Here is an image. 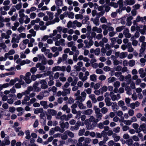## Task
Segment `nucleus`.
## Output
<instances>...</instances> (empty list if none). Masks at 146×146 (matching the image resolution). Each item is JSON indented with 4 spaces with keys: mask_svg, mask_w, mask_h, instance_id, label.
Returning a JSON list of instances; mask_svg holds the SVG:
<instances>
[{
    "mask_svg": "<svg viewBox=\"0 0 146 146\" xmlns=\"http://www.w3.org/2000/svg\"><path fill=\"white\" fill-rule=\"evenodd\" d=\"M89 97L94 103H96L97 102L96 99L95 98V96L94 94H92L90 95Z\"/></svg>",
    "mask_w": 146,
    "mask_h": 146,
    "instance_id": "nucleus-42",
    "label": "nucleus"
},
{
    "mask_svg": "<svg viewBox=\"0 0 146 146\" xmlns=\"http://www.w3.org/2000/svg\"><path fill=\"white\" fill-rule=\"evenodd\" d=\"M84 74L82 72H80L78 75V77L79 78L82 80V81L84 82L85 81V79L84 78L83 76Z\"/></svg>",
    "mask_w": 146,
    "mask_h": 146,
    "instance_id": "nucleus-45",
    "label": "nucleus"
},
{
    "mask_svg": "<svg viewBox=\"0 0 146 146\" xmlns=\"http://www.w3.org/2000/svg\"><path fill=\"white\" fill-rule=\"evenodd\" d=\"M143 17H141L139 16H138L136 18V20L137 22H139L140 21L142 23H145V21H143Z\"/></svg>",
    "mask_w": 146,
    "mask_h": 146,
    "instance_id": "nucleus-53",
    "label": "nucleus"
},
{
    "mask_svg": "<svg viewBox=\"0 0 146 146\" xmlns=\"http://www.w3.org/2000/svg\"><path fill=\"white\" fill-rule=\"evenodd\" d=\"M100 21L102 23H107V20L104 16L102 17L100 19Z\"/></svg>",
    "mask_w": 146,
    "mask_h": 146,
    "instance_id": "nucleus-51",
    "label": "nucleus"
},
{
    "mask_svg": "<svg viewBox=\"0 0 146 146\" xmlns=\"http://www.w3.org/2000/svg\"><path fill=\"white\" fill-rule=\"evenodd\" d=\"M112 137L114 139V141L116 142L119 141L120 138L119 136L117 135V134L115 133L113 134Z\"/></svg>",
    "mask_w": 146,
    "mask_h": 146,
    "instance_id": "nucleus-34",
    "label": "nucleus"
},
{
    "mask_svg": "<svg viewBox=\"0 0 146 146\" xmlns=\"http://www.w3.org/2000/svg\"><path fill=\"white\" fill-rule=\"evenodd\" d=\"M127 51L129 52H132L134 50V49L132 47L131 42H128L127 44Z\"/></svg>",
    "mask_w": 146,
    "mask_h": 146,
    "instance_id": "nucleus-21",
    "label": "nucleus"
},
{
    "mask_svg": "<svg viewBox=\"0 0 146 146\" xmlns=\"http://www.w3.org/2000/svg\"><path fill=\"white\" fill-rule=\"evenodd\" d=\"M120 85V82L118 81H116L114 82L113 84V86L116 88L119 87Z\"/></svg>",
    "mask_w": 146,
    "mask_h": 146,
    "instance_id": "nucleus-60",
    "label": "nucleus"
},
{
    "mask_svg": "<svg viewBox=\"0 0 146 146\" xmlns=\"http://www.w3.org/2000/svg\"><path fill=\"white\" fill-rule=\"evenodd\" d=\"M86 127L89 130H92L94 128V123H91L90 122L88 124H86Z\"/></svg>",
    "mask_w": 146,
    "mask_h": 146,
    "instance_id": "nucleus-17",
    "label": "nucleus"
},
{
    "mask_svg": "<svg viewBox=\"0 0 146 146\" xmlns=\"http://www.w3.org/2000/svg\"><path fill=\"white\" fill-rule=\"evenodd\" d=\"M94 41L92 40H89V41L88 40H85L84 41V43L85 44V46L86 47L90 48L94 44Z\"/></svg>",
    "mask_w": 146,
    "mask_h": 146,
    "instance_id": "nucleus-8",
    "label": "nucleus"
},
{
    "mask_svg": "<svg viewBox=\"0 0 146 146\" xmlns=\"http://www.w3.org/2000/svg\"><path fill=\"white\" fill-rule=\"evenodd\" d=\"M117 80V78L113 77H110L108 79V82L111 83Z\"/></svg>",
    "mask_w": 146,
    "mask_h": 146,
    "instance_id": "nucleus-41",
    "label": "nucleus"
},
{
    "mask_svg": "<svg viewBox=\"0 0 146 146\" xmlns=\"http://www.w3.org/2000/svg\"><path fill=\"white\" fill-rule=\"evenodd\" d=\"M9 137L7 136L4 139V141L5 144L6 145H8L10 143V141L9 140Z\"/></svg>",
    "mask_w": 146,
    "mask_h": 146,
    "instance_id": "nucleus-37",
    "label": "nucleus"
},
{
    "mask_svg": "<svg viewBox=\"0 0 146 146\" xmlns=\"http://www.w3.org/2000/svg\"><path fill=\"white\" fill-rule=\"evenodd\" d=\"M125 79L128 84H130L131 81V75L130 74H128L125 77Z\"/></svg>",
    "mask_w": 146,
    "mask_h": 146,
    "instance_id": "nucleus-24",
    "label": "nucleus"
},
{
    "mask_svg": "<svg viewBox=\"0 0 146 146\" xmlns=\"http://www.w3.org/2000/svg\"><path fill=\"white\" fill-rule=\"evenodd\" d=\"M123 34L127 38H129L131 36V35L129 33V30L128 29H126L124 30Z\"/></svg>",
    "mask_w": 146,
    "mask_h": 146,
    "instance_id": "nucleus-13",
    "label": "nucleus"
},
{
    "mask_svg": "<svg viewBox=\"0 0 146 146\" xmlns=\"http://www.w3.org/2000/svg\"><path fill=\"white\" fill-rule=\"evenodd\" d=\"M54 130L56 131H59L61 133H63L65 131L64 129H60L59 126H56L54 128Z\"/></svg>",
    "mask_w": 146,
    "mask_h": 146,
    "instance_id": "nucleus-35",
    "label": "nucleus"
},
{
    "mask_svg": "<svg viewBox=\"0 0 146 146\" xmlns=\"http://www.w3.org/2000/svg\"><path fill=\"white\" fill-rule=\"evenodd\" d=\"M65 133L67 134V136L68 135L70 137H74V134L72 132L69 130H67L65 131Z\"/></svg>",
    "mask_w": 146,
    "mask_h": 146,
    "instance_id": "nucleus-52",
    "label": "nucleus"
},
{
    "mask_svg": "<svg viewBox=\"0 0 146 146\" xmlns=\"http://www.w3.org/2000/svg\"><path fill=\"white\" fill-rule=\"evenodd\" d=\"M146 127V124L145 123H143L140 125L139 129L137 131L136 133L140 132L142 131H143L144 132V131Z\"/></svg>",
    "mask_w": 146,
    "mask_h": 146,
    "instance_id": "nucleus-12",
    "label": "nucleus"
},
{
    "mask_svg": "<svg viewBox=\"0 0 146 146\" xmlns=\"http://www.w3.org/2000/svg\"><path fill=\"white\" fill-rule=\"evenodd\" d=\"M93 112V110L91 109H88L86 110H84L83 111V114L85 115H90Z\"/></svg>",
    "mask_w": 146,
    "mask_h": 146,
    "instance_id": "nucleus-27",
    "label": "nucleus"
},
{
    "mask_svg": "<svg viewBox=\"0 0 146 146\" xmlns=\"http://www.w3.org/2000/svg\"><path fill=\"white\" fill-rule=\"evenodd\" d=\"M37 56L38 61H41L42 64L46 65L47 64L46 59L43 54H39L37 55Z\"/></svg>",
    "mask_w": 146,
    "mask_h": 146,
    "instance_id": "nucleus-3",
    "label": "nucleus"
},
{
    "mask_svg": "<svg viewBox=\"0 0 146 146\" xmlns=\"http://www.w3.org/2000/svg\"><path fill=\"white\" fill-rule=\"evenodd\" d=\"M47 111L48 113L52 116L56 115L57 114L56 111L54 110L48 109Z\"/></svg>",
    "mask_w": 146,
    "mask_h": 146,
    "instance_id": "nucleus-26",
    "label": "nucleus"
},
{
    "mask_svg": "<svg viewBox=\"0 0 146 146\" xmlns=\"http://www.w3.org/2000/svg\"><path fill=\"white\" fill-rule=\"evenodd\" d=\"M40 84H41V88L43 89H46L48 88L47 82L44 80H42L40 81Z\"/></svg>",
    "mask_w": 146,
    "mask_h": 146,
    "instance_id": "nucleus-11",
    "label": "nucleus"
},
{
    "mask_svg": "<svg viewBox=\"0 0 146 146\" xmlns=\"http://www.w3.org/2000/svg\"><path fill=\"white\" fill-rule=\"evenodd\" d=\"M40 104L41 106L43 107L44 109H46L48 107L47 101H41L40 102Z\"/></svg>",
    "mask_w": 146,
    "mask_h": 146,
    "instance_id": "nucleus-22",
    "label": "nucleus"
},
{
    "mask_svg": "<svg viewBox=\"0 0 146 146\" xmlns=\"http://www.w3.org/2000/svg\"><path fill=\"white\" fill-rule=\"evenodd\" d=\"M74 80L72 81L71 84V86H76L77 82L78 80V79L77 77H75L73 78Z\"/></svg>",
    "mask_w": 146,
    "mask_h": 146,
    "instance_id": "nucleus-31",
    "label": "nucleus"
},
{
    "mask_svg": "<svg viewBox=\"0 0 146 146\" xmlns=\"http://www.w3.org/2000/svg\"><path fill=\"white\" fill-rule=\"evenodd\" d=\"M92 31L95 32H96L98 33H100L102 32V30L100 28H98L96 26L93 27Z\"/></svg>",
    "mask_w": 146,
    "mask_h": 146,
    "instance_id": "nucleus-23",
    "label": "nucleus"
},
{
    "mask_svg": "<svg viewBox=\"0 0 146 146\" xmlns=\"http://www.w3.org/2000/svg\"><path fill=\"white\" fill-rule=\"evenodd\" d=\"M61 138L62 139L64 140H66L68 139V137L67 134L66 133H65V131L63 134L61 135Z\"/></svg>",
    "mask_w": 146,
    "mask_h": 146,
    "instance_id": "nucleus-61",
    "label": "nucleus"
},
{
    "mask_svg": "<svg viewBox=\"0 0 146 146\" xmlns=\"http://www.w3.org/2000/svg\"><path fill=\"white\" fill-rule=\"evenodd\" d=\"M104 101L106 103V105L107 106L109 107L112 105V103L111 102V99L110 98L108 97L105 98Z\"/></svg>",
    "mask_w": 146,
    "mask_h": 146,
    "instance_id": "nucleus-16",
    "label": "nucleus"
},
{
    "mask_svg": "<svg viewBox=\"0 0 146 146\" xmlns=\"http://www.w3.org/2000/svg\"><path fill=\"white\" fill-rule=\"evenodd\" d=\"M133 19V17L131 16H129L127 18L126 20V21L127 22L126 24L127 25L129 26H130L131 25L132 23L131 20Z\"/></svg>",
    "mask_w": 146,
    "mask_h": 146,
    "instance_id": "nucleus-28",
    "label": "nucleus"
},
{
    "mask_svg": "<svg viewBox=\"0 0 146 146\" xmlns=\"http://www.w3.org/2000/svg\"><path fill=\"white\" fill-rule=\"evenodd\" d=\"M75 17L76 19H82L83 18V16L82 15L77 14L75 15Z\"/></svg>",
    "mask_w": 146,
    "mask_h": 146,
    "instance_id": "nucleus-63",
    "label": "nucleus"
},
{
    "mask_svg": "<svg viewBox=\"0 0 146 146\" xmlns=\"http://www.w3.org/2000/svg\"><path fill=\"white\" fill-rule=\"evenodd\" d=\"M86 129L84 128L79 130L78 132V135L80 136L83 135Z\"/></svg>",
    "mask_w": 146,
    "mask_h": 146,
    "instance_id": "nucleus-57",
    "label": "nucleus"
},
{
    "mask_svg": "<svg viewBox=\"0 0 146 146\" xmlns=\"http://www.w3.org/2000/svg\"><path fill=\"white\" fill-rule=\"evenodd\" d=\"M123 0H119L117 2V4L118 5L120 8H121L123 6Z\"/></svg>",
    "mask_w": 146,
    "mask_h": 146,
    "instance_id": "nucleus-55",
    "label": "nucleus"
},
{
    "mask_svg": "<svg viewBox=\"0 0 146 146\" xmlns=\"http://www.w3.org/2000/svg\"><path fill=\"white\" fill-rule=\"evenodd\" d=\"M36 101V99L35 98H31L30 101L27 102V105L30 106L32 104H34Z\"/></svg>",
    "mask_w": 146,
    "mask_h": 146,
    "instance_id": "nucleus-38",
    "label": "nucleus"
},
{
    "mask_svg": "<svg viewBox=\"0 0 146 146\" xmlns=\"http://www.w3.org/2000/svg\"><path fill=\"white\" fill-rule=\"evenodd\" d=\"M52 70L53 72L60 71L64 72L66 71V66H62L60 67L58 66H55L52 68Z\"/></svg>",
    "mask_w": 146,
    "mask_h": 146,
    "instance_id": "nucleus-2",
    "label": "nucleus"
},
{
    "mask_svg": "<svg viewBox=\"0 0 146 146\" xmlns=\"http://www.w3.org/2000/svg\"><path fill=\"white\" fill-rule=\"evenodd\" d=\"M55 3L58 7L64 5L62 0H55Z\"/></svg>",
    "mask_w": 146,
    "mask_h": 146,
    "instance_id": "nucleus-29",
    "label": "nucleus"
},
{
    "mask_svg": "<svg viewBox=\"0 0 146 146\" xmlns=\"http://www.w3.org/2000/svg\"><path fill=\"white\" fill-rule=\"evenodd\" d=\"M25 133L26 135L25 137L27 139H29L31 138V136L30 134V132L29 130H27L25 131Z\"/></svg>",
    "mask_w": 146,
    "mask_h": 146,
    "instance_id": "nucleus-40",
    "label": "nucleus"
},
{
    "mask_svg": "<svg viewBox=\"0 0 146 146\" xmlns=\"http://www.w3.org/2000/svg\"><path fill=\"white\" fill-rule=\"evenodd\" d=\"M50 38H52L53 41H56L61 38V35L60 34L58 33L56 30H54L53 33L50 34L49 35Z\"/></svg>",
    "mask_w": 146,
    "mask_h": 146,
    "instance_id": "nucleus-1",
    "label": "nucleus"
},
{
    "mask_svg": "<svg viewBox=\"0 0 146 146\" xmlns=\"http://www.w3.org/2000/svg\"><path fill=\"white\" fill-rule=\"evenodd\" d=\"M73 23L74 25H76L77 27H81L82 25V23L79 22H78L77 20H75L73 21Z\"/></svg>",
    "mask_w": 146,
    "mask_h": 146,
    "instance_id": "nucleus-54",
    "label": "nucleus"
},
{
    "mask_svg": "<svg viewBox=\"0 0 146 146\" xmlns=\"http://www.w3.org/2000/svg\"><path fill=\"white\" fill-rule=\"evenodd\" d=\"M23 79L25 81L26 83L27 84H29L31 82V80L30 78V77H24Z\"/></svg>",
    "mask_w": 146,
    "mask_h": 146,
    "instance_id": "nucleus-44",
    "label": "nucleus"
},
{
    "mask_svg": "<svg viewBox=\"0 0 146 146\" xmlns=\"http://www.w3.org/2000/svg\"><path fill=\"white\" fill-rule=\"evenodd\" d=\"M108 109L105 107H103L101 109V111L103 114H105L108 111Z\"/></svg>",
    "mask_w": 146,
    "mask_h": 146,
    "instance_id": "nucleus-64",
    "label": "nucleus"
},
{
    "mask_svg": "<svg viewBox=\"0 0 146 146\" xmlns=\"http://www.w3.org/2000/svg\"><path fill=\"white\" fill-rule=\"evenodd\" d=\"M111 108L112 110L114 111H116L118 109V107L117 105V104L115 102H112Z\"/></svg>",
    "mask_w": 146,
    "mask_h": 146,
    "instance_id": "nucleus-25",
    "label": "nucleus"
},
{
    "mask_svg": "<svg viewBox=\"0 0 146 146\" xmlns=\"http://www.w3.org/2000/svg\"><path fill=\"white\" fill-rule=\"evenodd\" d=\"M9 86V84L5 83L3 84L0 85V91L2 90L3 88L8 87Z\"/></svg>",
    "mask_w": 146,
    "mask_h": 146,
    "instance_id": "nucleus-47",
    "label": "nucleus"
},
{
    "mask_svg": "<svg viewBox=\"0 0 146 146\" xmlns=\"http://www.w3.org/2000/svg\"><path fill=\"white\" fill-rule=\"evenodd\" d=\"M46 13L48 16L49 19L50 20L52 19L54 17L53 13L51 12L48 11H47Z\"/></svg>",
    "mask_w": 146,
    "mask_h": 146,
    "instance_id": "nucleus-39",
    "label": "nucleus"
},
{
    "mask_svg": "<svg viewBox=\"0 0 146 146\" xmlns=\"http://www.w3.org/2000/svg\"><path fill=\"white\" fill-rule=\"evenodd\" d=\"M127 55V52H122L120 54L119 57L120 58H123L126 57Z\"/></svg>",
    "mask_w": 146,
    "mask_h": 146,
    "instance_id": "nucleus-46",
    "label": "nucleus"
},
{
    "mask_svg": "<svg viewBox=\"0 0 146 146\" xmlns=\"http://www.w3.org/2000/svg\"><path fill=\"white\" fill-rule=\"evenodd\" d=\"M42 63L38 62L36 64V66L37 68H39V70L43 71L46 69L45 66Z\"/></svg>",
    "mask_w": 146,
    "mask_h": 146,
    "instance_id": "nucleus-10",
    "label": "nucleus"
},
{
    "mask_svg": "<svg viewBox=\"0 0 146 146\" xmlns=\"http://www.w3.org/2000/svg\"><path fill=\"white\" fill-rule=\"evenodd\" d=\"M22 3L21 2L19 3L15 6L16 9L18 10H20L22 7Z\"/></svg>",
    "mask_w": 146,
    "mask_h": 146,
    "instance_id": "nucleus-62",
    "label": "nucleus"
},
{
    "mask_svg": "<svg viewBox=\"0 0 146 146\" xmlns=\"http://www.w3.org/2000/svg\"><path fill=\"white\" fill-rule=\"evenodd\" d=\"M24 82L22 80H20L19 82L16 83L13 86L15 88L17 89H19L21 88L22 84H24Z\"/></svg>",
    "mask_w": 146,
    "mask_h": 146,
    "instance_id": "nucleus-14",
    "label": "nucleus"
},
{
    "mask_svg": "<svg viewBox=\"0 0 146 146\" xmlns=\"http://www.w3.org/2000/svg\"><path fill=\"white\" fill-rule=\"evenodd\" d=\"M73 24V23H72L71 21H69L67 23V27L68 28L72 27L73 28L75 29L76 28V26L75 25L72 26Z\"/></svg>",
    "mask_w": 146,
    "mask_h": 146,
    "instance_id": "nucleus-43",
    "label": "nucleus"
},
{
    "mask_svg": "<svg viewBox=\"0 0 146 146\" xmlns=\"http://www.w3.org/2000/svg\"><path fill=\"white\" fill-rule=\"evenodd\" d=\"M79 104L78 105L79 108L80 109H85L86 108V107L85 106H84L83 104L81 103L82 102H80L78 101Z\"/></svg>",
    "mask_w": 146,
    "mask_h": 146,
    "instance_id": "nucleus-58",
    "label": "nucleus"
},
{
    "mask_svg": "<svg viewBox=\"0 0 146 146\" xmlns=\"http://www.w3.org/2000/svg\"><path fill=\"white\" fill-rule=\"evenodd\" d=\"M55 41V45L56 46H58L61 45L62 46H64L65 44V40L61 38L59 40H57Z\"/></svg>",
    "mask_w": 146,
    "mask_h": 146,
    "instance_id": "nucleus-6",
    "label": "nucleus"
},
{
    "mask_svg": "<svg viewBox=\"0 0 146 146\" xmlns=\"http://www.w3.org/2000/svg\"><path fill=\"white\" fill-rule=\"evenodd\" d=\"M104 7L105 8L104 11L107 13L108 12L110 9V7L106 4H104Z\"/></svg>",
    "mask_w": 146,
    "mask_h": 146,
    "instance_id": "nucleus-49",
    "label": "nucleus"
},
{
    "mask_svg": "<svg viewBox=\"0 0 146 146\" xmlns=\"http://www.w3.org/2000/svg\"><path fill=\"white\" fill-rule=\"evenodd\" d=\"M60 126L62 129H64V128H65L67 129L68 128L69 124L68 122H66L64 123L62 121H60Z\"/></svg>",
    "mask_w": 146,
    "mask_h": 146,
    "instance_id": "nucleus-9",
    "label": "nucleus"
},
{
    "mask_svg": "<svg viewBox=\"0 0 146 146\" xmlns=\"http://www.w3.org/2000/svg\"><path fill=\"white\" fill-rule=\"evenodd\" d=\"M140 62L141 66H143L145 64L146 60L144 58H142L140 59Z\"/></svg>",
    "mask_w": 146,
    "mask_h": 146,
    "instance_id": "nucleus-59",
    "label": "nucleus"
},
{
    "mask_svg": "<svg viewBox=\"0 0 146 146\" xmlns=\"http://www.w3.org/2000/svg\"><path fill=\"white\" fill-rule=\"evenodd\" d=\"M91 20V21H93L94 23L96 26H98L100 25V21L98 17H97L94 19L92 18Z\"/></svg>",
    "mask_w": 146,
    "mask_h": 146,
    "instance_id": "nucleus-19",
    "label": "nucleus"
},
{
    "mask_svg": "<svg viewBox=\"0 0 146 146\" xmlns=\"http://www.w3.org/2000/svg\"><path fill=\"white\" fill-rule=\"evenodd\" d=\"M62 89H63V91L62 92V96H64L70 94L71 91V88H70L68 89L65 88Z\"/></svg>",
    "mask_w": 146,
    "mask_h": 146,
    "instance_id": "nucleus-15",
    "label": "nucleus"
},
{
    "mask_svg": "<svg viewBox=\"0 0 146 146\" xmlns=\"http://www.w3.org/2000/svg\"><path fill=\"white\" fill-rule=\"evenodd\" d=\"M81 96H78L76 97V99L80 102L84 101L85 100L86 96V94L84 92H82L81 93Z\"/></svg>",
    "mask_w": 146,
    "mask_h": 146,
    "instance_id": "nucleus-5",
    "label": "nucleus"
},
{
    "mask_svg": "<svg viewBox=\"0 0 146 146\" xmlns=\"http://www.w3.org/2000/svg\"><path fill=\"white\" fill-rule=\"evenodd\" d=\"M125 2L126 3V5H132L135 3V0H126Z\"/></svg>",
    "mask_w": 146,
    "mask_h": 146,
    "instance_id": "nucleus-36",
    "label": "nucleus"
},
{
    "mask_svg": "<svg viewBox=\"0 0 146 146\" xmlns=\"http://www.w3.org/2000/svg\"><path fill=\"white\" fill-rule=\"evenodd\" d=\"M125 91H126V93L127 94L131 95V94L132 90L129 86H125Z\"/></svg>",
    "mask_w": 146,
    "mask_h": 146,
    "instance_id": "nucleus-30",
    "label": "nucleus"
},
{
    "mask_svg": "<svg viewBox=\"0 0 146 146\" xmlns=\"http://www.w3.org/2000/svg\"><path fill=\"white\" fill-rule=\"evenodd\" d=\"M81 122L80 121H78L74 126L71 127L70 129L72 131L78 130L79 129L80 126L81 125Z\"/></svg>",
    "mask_w": 146,
    "mask_h": 146,
    "instance_id": "nucleus-7",
    "label": "nucleus"
},
{
    "mask_svg": "<svg viewBox=\"0 0 146 146\" xmlns=\"http://www.w3.org/2000/svg\"><path fill=\"white\" fill-rule=\"evenodd\" d=\"M20 39V37L19 36H17L16 37H13L11 40V42L12 43H18L19 42V40Z\"/></svg>",
    "mask_w": 146,
    "mask_h": 146,
    "instance_id": "nucleus-18",
    "label": "nucleus"
},
{
    "mask_svg": "<svg viewBox=\"0 0 146 146\" xmlns=\"http://www.w3.org/2000/svg\"><path fill=\"white\" fill-rule=\"evenodd\" d=\"M96 77L97 76L96 75L93 74L90 76V79L92 81L95 82L96 80Z\"/></svg>",
    "mask_w": 146,
    "mask_h": 146,
    "instance_id": "nucleus-48",
    "label": "nucleus"
},
{
    "mask_svg": "<svg viewBox=\"0 0 146 146\" xmlns=\"http://www.w3.org/2000/svg\"><path fill=\"white\" fill-rule=\"evenodd\" d=\"M146 49V42L142 43L140 49L139 50L140 52L143 53Z\"/></svg>",
    "mask_w": 146,
    "mask_h": 146,
    "instance_id": "nucleus-20",
    "label": "nucleus"
},
{
    "mask_svg": "<svg viewBox=\"0 0 146 146\" xmlns=\"http://www.w3.org/2000/svg\"><path fill=\"white\" fill-rule=\"evenodd\" d=\"M40 94L42 95L43 97H45L48 96L49 94V92L47 91H44L43 92H41L40 93Z\"/></svg>",
    "mask_w": 146,
    "mask_h": 146,
    "instance_id": "nucleus-50",
    "label": "nucleus"
},
{
    "mask_svg": "<svg viewBox=\"0 0 146 146\" xmlns=\"http://www.w3.org/2000/svg\"><path fill=\"white\" fill-rule=\"evenodd\" d=\"M25 12V10L23 9H21L19 11L18 13L20 17H25V16L24 13Z\"/></svg>",
    "mask_w": 146,
    "mask_h": 146,
    "instance_id": "nucleus-33",
    "label": "nucleus"
},
{
    "mask_svg": "<svg viewBox=\"0 0 146 146\" xmlns=\"http://www.w3.org/2000/svg\"><path fill=\"white\" fill-rule=\"evenodd\" d=\"M125 26H121L120 27H118L116 28V31L117 32H120L123 29H125Z\"/></svg>",
    "mask_w": 146,
    "mask_h": 146,
    "instance_id": "nucleus-56",
    "label": "nucleus"
},
{
    "mask_svg": "<svg viewBox=\"0 0 146 146\" xmlns=\"http://www.w3.org/2000/svg\"><path fill=\"white\" fill-rule=\"evenodd\" d=\"M43 111V109L42 108H40L35 109L34 111V113L35 114H38L39 113H41Z\"/></svg>",
    "mask_w": 146,
    "mask_h": 146,
    "instance_id": "nucleus-32",
    "label": "nucleus"
},
{
    "mask_svg": "<svg viewBox=\"0 0 146 146\" xmlns=\"http://www.w3.org/2000/svg\"><path fill=\"white\" fill-rule=\"evenodd\" d=\"M109 95L113 101L118 100L121 98L120 95L119 94H117V95L114 94L113 92H111Z\"/></svg>",
    "mask_w": 146,
    "mask_h": 146,
    "instance_id": "nucleus-4",
    "label": "nucleus"
}]
</instances>
